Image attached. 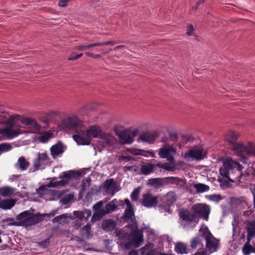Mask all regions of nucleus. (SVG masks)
<instances>
[{
	"label": "nucleus",
	"instance_id": "7ed1b4c3",
	"mask_svg": "<svg viewBox=\"0 0 255 255\" xmlns=\"http://www.w3.org/2000/svg\"><path fill=\"white\" fill-rule=\"evenodd\" d=\"M106 202L105 200L100 201L93 205V208L95 211L92 217V221L99 220L106 215L114 212L117 208V199H113L106 205L105 209L102 208L104 204Z\"/></svg>",
	"mask_w": 255,
	"mask_h": 255
},
{
	"label": "nucleus",
	"instance_id": "6ab92c4d",
	"mask_svg": "<svg viewBox=\"0 0 255 255\" xmlns=\"http://www.w3.org/2000/svg\"><path fill=\"white\" fill-rule=\"evenodd\" d=\"M118 135L120 141L123 144H131L133 141V139L132 138L130 134V131L124 130L120 133Z\"/></svg>",
	"mask_w": 255,
	"mask_h": 255
},
{
	"label": "nucleus",
	"instance_id": "bb28decb",
	"mask_svg": "<svg viewBox=\"0 0 255 255\" xmlns=\"http://www.w3.org/2000/svg\"><path fill=\"white\" fill-rule=\"evenodd\" d=\"M124 217L128 221H130V222L134 224L136 227V222L134 217V212L133 209L131 208H128L125 210L124 213Z\"/></svg>",
	"mask_w": 255,
	"mask_h": 255
},
{
	"label": "nucleus",
	"instance_id": "052dcab7",
	"mask_svg": "<svg viewBox=\"0 0 255 255\" xmlns=\"http://www.w3.org/2000/svg\"><path fill=\"white\" fill-rule=\"evenodd\" d=\"M231 202L233 204L236 205H240L241 203V200L240 199L235 197L231 198Z\"/></svg>",
	"mask_w": 255,
	"mask_h": 255
},
{
	"label": "nucleus",
	"instance_id": "7c9ffc66",
	"mask_svg": "<svg viewBox=\"0 0 255 255\" xmlns=\"http://www.w3.org/2000/svg\"><path fill=\"white\" fill-rule=\"evenodd\" d=\"M13 194L12 188L9 187H2L0 188V195L3 197H9Z\"/></svg>",
	"mask_w": 255,
	"mask_h": 255
},
{
	"label": "nucleus",
	"instance_id": "58836bf2",
	"mask_svg": "<svg viewBox=\"0 0 255 255\" xmlns=\"http://www.w3.org/2000/svg\"><path fill=\"white\" fill-rule=\"evenodd\" d=\"M12 148V147L9 143L4 142L0 143V155L3 153L10 151Z\"/></svg>",
	"mask_w": 255,
	"mask_h": 255
},
{
	"label": "nucleus",
	"instance_id": "a878e982",
	"mask_svg": "<svg viewBox=\"0 0 255 255\" xmlns=\"http://www.w3.org/2000/svg\"><path fill=\"white\" fill-rule=\"evenodd\" d=\"M177 199V197L174 192H169L164 197V200L166 204L168 205H172Z\"/></svg>",
	"mask_w": 255,
	"mask_h": 255
},
{
	"label": "nucleus",
	"instance_id": "79ce46f5",
	"mask_svg": "<svg viewBox=\"0 0 255 255\" xmlns=\"http://www.w3.org/2000/svg\"><path fill=\"white\" fill-rule=\"evenodd\" d=\"M247 149L246 150V153L248 156H255V144L251 142L249 143Z\"/></svg>",
	"mask_w": 255,
	"mask_h": 255
},
{
	"label": "nucleus",
	"instance_id": "ea45409f",
	"mask_svg": "<svg viewBox=\"0 0 255 255\" xmlns=\"http://www.w3.org/2000/svg\"><path fill=\"white\" fill-rule=\"evenodd\" d=\"M66 184V182L62 179L57 181H51L47 184V186L49 188H55L58 186H64Z\"/></svg>",
	"mask_w": 255,
	"mask_h": 255
},
{
	"label": "nucleus",
	"instance_id": "6e6552de",
	"mask_svg": "<svg viewBox=\"0 0 255 255\" xmlns=\"http://www.w3.org/2000/svg\"><path fill=\"white\" fill-rule=\"evenodd\" d=\"M205 154L203 153V148L200 145H195L185 152L184 158L186 159L190 158L197 160H201L204 158Z\"/></svg>",
	"mask_w": 255,
	"mask_h": 255
},
{
	"label": "nucleus",
	"instance_id": "4c0bfd02",
	"mask_svg": "<svg viewBox=\"0 0 255 255\" xmlns=\"http://www.w3.org/2000/svg\"><path fill=\"white\" fill-rule=\"evenodd\" d=\"M91 226L88 224L82 227L81 230V235L87 238H89L91 235Z\"/></svg>",
	"mask_w": 255,
	"mask_h": 255
},
{
	"label": "nucleus",
	"instance_id": "4be33fe9",
	"mask_svg": "<svg viewBox=\"0 0 255 255\" xmlns=\"http://www.w3.org/2000/svg\"><path fill=\"white\" fill-rule=\"evenodd\" d=\"M64 152L63 144L61 142L52 145L50 148L51 155L53 158H56Z\"/></svg>",
	"mask_w": 255,
	"mask_h": 255
},
{
	"label": "nucleus",
	"instance_id": "f3484780",
	"mask_svg": "<svg viewBox=\"0 0 255 255\" xmlns=\"http://www.w3.org/2000/svg\"><path fill=\"white\" fill-rule=\"evenodd\" d=\"M132 236L131 240L133 247L136 248L141 246V243L143 241L142 232L139 230H135L131 234Z\"/></svg>",
	"mask_w": 255,
	"mask_h": 255
},
{
	"label": "nucleus",
	"instance_id": "1a4fd4ad",
	"mask_svg": "<svg viewBox=\"0 0 255 255\" xmlns=\"http://www.w3.org/2000/svg\"><path fill=\"white\" fill-rule=\"evenodd\" d=\"M230 148L232 150L237 153V155L239 156L238 160L240 162L243 164H250L249 158L244 155V153H246V150L247 149V146L243 145L241 143H236V142L232 145Z\"/></svg>",
	"mask_w": 255,
	"mask_h": 255
},
{
	"label": "nucleus",
	"instance_id": "69168bd1",
	"mask_svg": "<svg viewBox=\"0 0 255 255\" xmlns=\"http://www.w3.org/2000/svg\"><path fill=\"white\" fill-rule=\"evenodd\" d=\"M125 170H134V171H136V166L135 165H132V166H125Z\"/></svg>",
	"mask_w": 255,
	"mask_h": 255
},
{
	"label": "nucleus",
	"instance_id": "412c9836",
	"mask_svg": "<svg viewBox=\"0 0 255 255\" xmlns=\"http://www.w3.org/2000/svg\"><path fill=\"white\" fill-rule=\"evenodd\" d=\"M19 134V132L17 129L11 128H0V135L6 136L9 138H12L17 136Z\"/></svg>",
	"mask_w": 255,
	"mask_h": 255
},
{
	"label": "nucleus",
	"instance_id": "2eb2a0df",
	"mask_svg": "<svg viewBox=\"0 0 255 255\" xmlns=\"http://www.w3.org/2000/svg\"><path fill=\"white\" fill-rule=\"evenodd\" d=\"M205 239L207 250L211 253L216 252L219 248V240L210 233L206 235Z\"/></svg>",
	"mask_w": 255,
	"mask_h": 255
},
{
	"label": "nucleus",
	"instance_id": "c9c22d12",
	"mask_svg": "<svg viewBox=\"0 0 255 255\" xmlns=\"http://www.w3.org/2000/svg\"><path fill=\"white\" fill-rule=\"evenodd\" d=\"M12 122L11 121H9L4 115V113L1 111H0V124L6 125L10 126H12Z\"/></svg>",
	"mask_w": 255,
	"mask_h": 255
},
{
	"label": "nucleus",
	"instance_id": "c03bdc74",
	"mask_svg": "<svg viewBox=\"0 0 255 255\" xmlns=\"http://www.w3.org/2000/svg\"><path fill=\"white\" fill-rule=\"evenodd\" d=\"M140 187L135 188L130 195V198L132 201H137L138 200L139 194L140 193Z\"/></svg>",
	"mask_w": 255,
	"mask_h": 255
},
{
	"label": "nucleus",
	"instance_id": "473e14b6",
	"mask_svg": "<svg viewBox=\"0 0 255 255\" xmlns=\"http://www.w3.org/2000/svg\"><path fill=\"white\" fill-rule=\"evenodd\" d=\"M114 183L113 178H110L105 180L103 184V188L105 190L106 192L110 193L111 189L114 187Z\"/></svg>",
	"mask_w": 255,
	"mask_h": 255
},
{
	"label": "nucleus",
	"instance_id": "2f4dec72",
	"mask_svg": "<svg viewBox=\"0 0 255 255\" xmlns=\"http://www.w3.org/2000/svg\"><path fill=\"white\" fill-rule=\"evenodd\" d=\"M53 137V133L50 132H45L38 137V140L41 143H46Z\"/></svg>",
	"mask_w": 255,
	"mask_h": 255
},
{
	"label": "nucleus",
	"instance_id": "f8f14e48",
	"mask_svg": "<svg viewBox=\"0 0 255 255\" xmlns=\"http://www.w3.org/2000/svg\"><path fill=\"white\" fill-rule=\"evenodd\" d=\"M101 139L103 147L112 151L116 141L115 137L110 134L103 133L101 135Z\"/></svg>",
	"mask_w": 255,
	"mask_h": 255
},
{
	"label": "nucleus",
	"instance_id": "f704fd0d",
	"mask_svg": "<svg viewBox=\"0 0 255 255\" xmlns=\"http://www.w3.org/2000/svg\"><path fill=\"white\" fill-rule=\"evenodd\" d=\"M186 246L182 243H178L175 247V251L179 254H187L186 252Z\"/></svg>",
	"mask_w": 255,
	"mask_h": 255
},
{
	"label": "nucleus",
	"instance_id": "39448f33",
	"mask_svg": "<svg viewBox=\"0 0 255 255\" xmlns=\"http://www.w3.org/2000/svg\"><path fill=\"white\" fill-rule=\"evenodd\" d=\"M180 223L183 228H194L198 224L199 220L195 217L193 213L188 209H182L178 213Z\"/></svg>",
	"mask_w": 255,
	"mask_h": 255
},
{
	"label": "nucleus",
	"instance_id": "72a5a7b5",
	"mask_svg": "<svg viewBox=\"0 0 255 255\" xmlns=\"http://www.w3.org/2000/svg\"><path fill=\"white\" fill-rule=\"evenodd\" d=\"M238 135L234 131H230L227 137L226 140L230 144L233 145L236 142Z\"/></svg>",
	"mask_w": 255,
	"mask_h": 255
},
{
	"label": "nucleus",
	"instance_id": "ddd939ff",
	"mask_svg": "<svg viewBox=\"0 0 255 255\" xmlns=\"http://www.w3.org/2000/svg\"><path fill=\"white\" fill-rule=\"evenodd\" d=\"M158 198V196H154L148 192L142 195L141 203L145 207L150 208L156 206Z\"/></svg>",
	"mask_w": 255,
	"mask_h": 255
},
{
	"label": "nucleus",
	"instance_id": "37998d69",
	"mask_svg": "<svg viewBox=\"0 0 255 255\" xmlns=\"http://www.w3.org/2000/svg\"><path fill=\"white\" fill-rule=\"evenodd\" d=\"M201 244V239L200 237H196L192 239L191 241L190 247L192 249H196L198 245Z\"/></svg>",
	"mask_w": 255,
	"mask_h": 255
},
{
	"label": "nucleus",
	"instance_id": "a19ab883",
	"mask_svg": "<svg viewBox=\"0 0 255 255\" xmlns=\"http://www.w3.org/2000/svg\"><path fill=\"white\" fill-rule=\"evenodd\" d=\"M194 187L197 190L198 192L203 193L208 191L209 190V186L202 183L195 184Z\"/></svg>",
	"mask_w": 255,
	"mask_h": 255
},
{
	"label": "nucleus",
	"instance_id": "6e6d98bb",
	"mask_svg": "<svg viewBox=\"0 0 255 255\" xmlns=\"http://www.w3.org/2000/svg\"><path fill=\"white\" fill-rule=\"evenodd\" d=\"M49 243H50L49 239H47L43 240L41 242H40L39 245L41 247H42L43 248H45L48 246Z\"/></svg>",
	"mask_w": 255,
	"mask_h": 255
},
{
	"label": "nucleus",
	"instance_id": "13d9d810",
	"mask_svg": "<svg viewBox=\"0 0 255 255\" xmlns=\"http://www.w3.org/2000/svg\"><path fill=\"white\" fill-rule=\"evenodd\" d=\"M72 197L73 196L69 194L68 197H64L62 199V202L64 204H67L70 202Z\"/></svg>",
	"mask_w": 255,
	"mask_h": 255
},
{
	"label": "nucleus",
	"instance_id": "393cba45",
	"mask_svg": "<svg viewBox=\"0 0 255 255\" xmlns=\"http://www.w3.org/2000/svg\"><path fill=\"white\" fill-rule=\"evenodd\" d=\"M165 181L162 178H156L149 179L148 180V184L155 189H158L164 185Z\"/></svg>",
	"mask_w": 255,
	"mask_h": 255
},
{
	"label": "nucleus",
	"instance_id": "e433bc0d",
	"mask_svg": "<svg viewBox=\"0 0 255 255\" xmlns=\"http://www.w3.org/2000/svg\"><path fill=\"white\" fill-rule=\"evenodd\" d=\"M116 236L122 240H129L131 236V234L125 232L123 230H119L116 232Z\"/></svg>",
	"mask_w": 255,
	"mask_h": 255
},
{
	"label": "nucleus",
	"instance_id": "0eeeda50",
	"mask_svg": "<svg viewBox=\"0 0 255 255\" xmlns=\"http://www.w3.org/2000/svg\"><path fill=\"white\" fill-rule=\"evenodd\" d=\"M192 210L195 217L198 219L201 218L206 221L208 220L210 211V208L208 205L201 204H194L192 207Z\"/></svg>",
	"mask_w": 255,
	"mask_h": 255
},
{
	"label": "nucleus",
	"instance_id": "774afa93",
	"mask_svg": "<svg viewBox=\"0 0 255 255\" xmlns=\"http://www.w3.org/2000/svg\"><path fill=\"white\" fill-rule=\"evenodd\" d=\"M141 255H155L154 254V252L153 250H150L146 253V254L144 253V252H141Z\"/></svg>",
	"mask_w": 255,
	"mask_h": 255
},
{
	"label": "nucleus",
	"instance_id": "5fc2aeb1",
	"mask_svg": "<svg viewBox=\"0 0 255 255\" xmlns=\"http://www.w3.org/2000/svg\"><path fill=\"white\" fill-rule=\"evenodd\" d=\"M83 55V53L75 55L74 54H72L68 58V60L69 61L75 60L80 58Z\"/></svg>",
	"mask_w": 255,
	"mask_h": 255
},
{
	"label": "nucleus",
	"instance_id": "9b49d317",
	"mask_svg": "<svg viewBox=\"0 0 255 255\" xmlns=\"http://www.w3.org/2000/svg\"><path fill=\"white\" fill-rule=\"evenodd\" d=\"M157 167L164 169H168V168L166 163H157L153 164L150 162H147L143 164L141 166L140 169L141 174L144 175H149L151 173L154 172Z\"/></svg>",
	"mask_w": 255,
	"mask_h": 255
},
{
	"label": "nucleus",
	"instance_id": "f257e3e1",
	"mask_svg": "<svg viewBox=\"0 0 255 255\" xmlns=\"http://www.w3.org/2000/svg\"><path fill=\"white\" fill-rule=\"evenodd\" d=\"M243 167L238 162L227 158L220 169V175L233 183L241 181Z\"/></svg>",
	"mask_w": 255,
	"mask_h": 255
},
{
	"label": "nucleus",
	"instance_id": "dca6fc26",
	"mask_svg": "<svg viewBox=\"0 0 255 255\" xmlns=\"http://www.w3.org/2000/svg\"><path fill=\"white\" fill-rule=\"evenodd\" d=\"M81 175V172L75 170H69L67 171H64L61 174L59 178L62 179L66 184L68 183L72 179H76L77 178L79 177Z\"/></svg>",
	"mask_w": 255,
	"mask_h": 255
},
{
	"label": "nucleus",
	"instance_id": "603ef678",
	"mask_svg": "<svg viewBox=\"0 0 255 255\" xmlns=\"http://www.w3.org/2000/svg\"><path fill=\"white\" fill-rule=\"evenodd\" d=\"M222 198L220 195H212L210 196L209 199L211 201L218 202L221 200H222Z\"/></svg>",
	"mask_w": 255,
	"mask_h": 255
},
{
	"label": "nucleus",
	"instance_id": "aec40b11",
	"mask_svg": "<svg viewBox=\"0 0 255 255\" xmlns=\"http://www.w3.org/2000/svg\"><path fill=\"white\" fill-rule=\"evenodd\" d=\"M158 136V134L156 132H146L141 134L139 138L143 141L153 143Z\"/></svg>",
	"mask_w": 255,
	"mask_h": 255
},
{
	"label": "nucleus",
	"instance_id": "b1692460",
	"mask_svg": "<svg viewBox=\"0 0 255 255\" xmlns=\"http://www.w3.org/2000/svg\"><path fill=\"white\" fill-rule=\"evenodd\" d=\"M15 200L12 199L0 200V208L3 210L10 209L15 205Z\"/></svg>",
	"mask_w": 255,
	"mask_h": 255
},
{
	"label": "nucleus",
	"instance_id": "338daca9",
	"mask_svg": "<svg viewBox=\"0 0 255 255\" xmlns=\"http://www.w3.org/2000/svg\"><path fill=\"white\" fill-rule=\"evenodd\" d=\"M131 245H132V243L131 241L130 240V241L125 243V244L124 245V247L126 249L128 250L131 248Z\"/></svg>",
	"mask_w": 255,
	"mask_h": 255
},
{
	"label": "nucleus",
	"instance_id": "bf43d9fd",
	"mask_svg": "<svg viewBox=\"0 0 255 255\" xmlns=\"http://www.w3.org/2000/svg\"><path fill=\"white\" fill-rule=\"evenodd\" d=\"M69 1L70 0H60L58 2V5L60 7H64L67 6V2Z\"/></svg>",
	"mask_w": 255,
	"mask_h": 255
},
{
	"label": "nucleus",
	"instance_id": "09e8293b",
	"mask_svg": "<svg viewBox=\"0 0 255 255\" xmlns=\"http://www.w3.org/2000/svg\"><path fill=\"white\" fill-rule=\"evenodd\" d=\"M90 181H91V179L89 177L87 179H85L83 180V181H82V183H81V187L83 190H86V188L90 186Z\"/></svg>",
	"mask_w": 255,
	"mask_h": 255
},
{
	"label": "nucleus",
	"instance_id": "4d7b16f0",
	"mask_svg": "<svg viewBox=\"0 0 255 255\" xmlns=\"http://www.w3.org/2000/svg\"><path fill=\"white\" fill-rule=\"evenodd\" d=\"M75 215L76 216V217L80 220H85V217L83 213V211H77Z\"/></svg>",
	"mask_w": 255,
	"mask_h": 255
},
{
	"label": "nucleus",
	"instance_id": "9d476101",
	"mask_svg": "<svg viewBox=\"0 0 255 255\" xmlns=\"http://www.w3.org/2000/svg\"><path fill=\"white\" fill-rule=\"evenodd\" d=\"M175 153L176 149L172 145L166 144L160 148L158 152V155L160 158H166L170 163L173 162V154Z\"/></svg>",
	"mask_w": 255,
	"mask_h": 255
},
{
	"label": "nucleus",
	"instance_id": "de8ad7c7",
	"mask_svg": "<svg viewBox=\"0 0 255 255\" xmlns=\"http://www.w3.org/2000/svg\"><path fill=\"white\" fill-rule=\"evenodd\" d=\"M93 47L92 44L87 45H79L75 47V49L80 51H84L87 49H89L90 48Z\"/></svg>",
	"mask_w": 255,
	"mask_h": 255
},
{
	"label": "nucleus",
	"instance_id": "a211bd4d",
	"mask_svg": "<svg viewBox=\"0 0 255 255\" xmlns=\"http://www.w3.org/2000/svg\"><path fill=\"white\" fill-rule=\"evenodd\" d=\"M247 231V238L252 239L255 237V220H247L244 222Z\"/></svg>",
	"mask_w": 255,
	"mask_h": 255
},
{
	"label": "nucleus",
	"instance_id": "8fccbe9b",
	"mask_svg": "<svg viewBox=\"0 0 255 255\" xmlns=\"http://www.w3.org/2000/svg\"><path fill=\"white\" fill-rule=\"evenodd\" d=\"M254 211L255 210L254 209H252L251 207H248V210L243 211V215L245 217H249L254 213Z\"/></svg>",
	"mask_w": 255,
	"mask_h": 255
},
{
	"label": "nucleus",
	"instance_id": "0e129e2a",
	"mask_svg": "<svg viewBox=\"0 0 255 255\" xmlns=\"http://www.w3.org/2000/svg\"><path fill=\"white\" fill-rule=\"evenodd\" d=\"M139 132V131L137 129H134L131 131H130V134L131 135V136L132 137V138L133 139L134 137L137 136Z\"/></svg>",
	"mask_w": 255,
	"mask_h": 255
},
{
	"label": "nucleus",
	"instance_id": "20e7f679",
	"mask_svg": "<svg viewBox=\"0 0 255 255\" xmlns=\"http://www.w3.org/2000/svg\"><path fill=\"white\" fill-rule=\"evenodd\" d=\"M18 221V226H31L38 224L42 221L41 215L33 214L29 211H25L19 214L16 217Z\"/></svg>",
	"mask_w": 255,
	"mask_h": 255
},
{
	"label": "nucleus",
	"instance_id": "3c124183",
	"mask_svg": "<svg viewBox=\"0 0 255 255\" xmlns=\"http://www.w3.org/2000/svg\"><path fill=\"white\" fill-rule=\"evenodd\" d=\"M194 29L193 28V26L192 24H189L188 26L187 29L186 30V34L188 36H191L192 35H194L196 36V35L194 33Z\"/></svg>",
	"mask_w": 255,
	"mask_h": 255
},
{
	"label": "nucleus",
	"instance_id": "4468645a",
	"mask_svg": "<svg viewBox=\"0 0 255 255\" xmlns=\"http://www.w3.org/2000/svg\"><path fill=\"white\" fill-rule=\"evenodd\" d=\"M48 159V155L46 153H38L37 157L33 161L34 169L38 170L40 168H44L47 164Z\"/></svg>",
	"mask_w": 255,
	"mask_h": 255
},
{
	"label": "nucleus",
	"instance_id": "a18cd8bd",
	"mask_svg": "<svg viewBox=\"0 0 255 255\" xmlns=\"http://www.w3.org/2000/svg\"><path fill=\"white\" fill-rule=\"evenodd\" d=\"M68 218L67 214H62L56 216L52 219L53 223H61L60 221L62 219H66Z\"/></svg>",
	"mask_w": 255,
	"mask_h": 255
},
{
	"label": "nucleus",
	"instance_id": "f03ea898",
	"mask_svg": "<svg viewBox=\"0 0 255 255\" xmlns=\"http://www.w3.org/2000/svg\"><path fill=\"white\" fill-rule=\"evenodd\" d=\"M103 133L101 128L99 126H92L87 128L84 126L81 128L79 134H74L73 138L79 145H89L92 138H101Z\"/></svg>",
	"mask_w": 255,
	"mask_h": 255
},
{
	"label": "nucleus",
	"instance_id": "c756f323",
	"mask_svg": "<svg viewBox=\"0 0 255 255\" xmlns=\"http://www.w3.org/2000/svg\"><path fill=\"white\" fill-rule=\"evenodd\" d=\"M17 164L18 165V168L21 170L23 171L27 169L30 163L26 160L24 157L21 156L18 158Z\"/></svg>",
	"mask_w": 255,
	"mask_h": 255
},
{
	"label": "nucleus",
	"instance_id": "cd10ccee",
	"mask_svg": "<svg viewBox=\"0 0 255 255\" xmlns=\"http://www.w3.org/2000/svg\"><path fill=\"white\" fill-rule=\"evenodd\" d=\"M116 225V223L113 220L110 219L103 222L102 228L106 231H111L114 229Z\"/></svg>",
	"mask_w": 255,
	"mask_h": 255
},
{
	"label": "nucleus",
	"instance_id": "49530a36",
	"mask_svg": "<svg viewBox=\"0 0 255 255\" xmlns=\"http://www.w3.org/2000/svg\"><path fill=\"white\" fill-rule=\"evenodd\" d=\"M3 223L6 224L8 226H18L17 222H14V219L7 218L3 220Z\"/></svg>",
	"mask_w": 255,
	"mask_h": 255
},
{
	"label": "nucleus",
	"instance_id": "c85d7f7f",
	"mask_svg": "<svg viewBox=\"0 0 255 255\" xmlns=\"http://www.w3.org/2000/svg\"><path fill=\"white\" fill-rule=\"evenodd\" d=\"M252 240L251 239L247 238V242L243 247L242 251L243 254L245 255H248L251 253H253L254 247L250 245Z\"/></svg>",
	"mask_w": 255,
	"mask_h": 255
},
{
	"label": "nucleus",
	"instance_id": "423d86ee",
	"mask_svg": "<svg viewBox=\"0 0 255 255\" xmlns=\"http://www.w3.org/2000/svg\"><path fill=\"white\" fill-rule=\"evenodd\" d=\"M62 123L67 128L74 130L76 132L75 134H79L81 128L84 127L82 122L75 116L69 117L64 119Z\"/></svg>",
	"mask_w": 255,
	"mask_h": 255
},
{
	"label": "nucleus",
	"instance_id": "5701e85b",
	"mask_svg": "<svg viewBox=\"0 0 255 255\" xmlns=\"http://www.w3.org/2000/svg\"><path fill=\"white\" fill-rule=\"evenodd\" d=\"M21 122L23 125L28 127L29 128H33L35 130H39L40 128V126L34 120L28 118H25L22 119Z\"/></svg>",
	"mask_w": 255,
	"mask_h": 255
},
{
	"label": "nucleus",
	"instance_id": "864d4df0",
	"mask_svg": "<svg viewBox=\"0 0 255 255\" xmlns=\"http://www.w3.org/2000/svg\"><path fill=\"white\" fill-rule=\"evenodd\" d=\"M83 211L85 217V221H87L91 215V211L90 209H84Z\"/></svg>",
	"mask_w": 255,
	"mask_h": 255
},
{
	"label": "nucleus",
	"instance_id": "680f3d73",
	"mask_svg": "<svg viewBox=\"0 0 255 255\" xmlns=\"http://www.w3.org/2000/svg\"><path fill=\"white\" fill-rule=\"evenodd\" d=\"M178 138L177 134L176 133H170L169 139L171 141H176Z\"/></svg>",
	"mask_w": 255,
	"mask_h": 255
},
{
	"label": "nucleus",
	"instance_id": "e2e57ef3",
	"mask_svg": "<svg viewBox=\"0 0 255 255\" xmlns=\"http://www.w3.org/2000/svg\"><path fill=\"white\" fill-rule=\"evenodd\" d=\"M45 188L43 186H40L36 189V192L38 194L42 195L44 193Z\"/></svg>",
	"mask_w": 255,
	"mask_h": 255
}]
</instances>
